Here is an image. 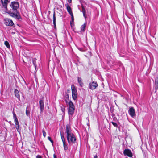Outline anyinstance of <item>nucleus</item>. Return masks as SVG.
Returning <instances> with one entry per match:
<instances>
[{"instance_id":"obj_1","label":"nucleus","mask_w":158,"mask_h":158,"mask_svg":"<svg viewBox=\"0 0 158 158\" xmlns=\"http://www.w3.org/2000/svg\"><path fill=\"white\" fill-rule=\"evenodd\" d=\"M65 134L69 145H70L76 143V137L74 134L72 133L71 127L69 124H67L66 125Z\"/></svg>"},{"instance_id":"obj_2","label":"nucleus","mask_w":158,"mask_h":158,"mask_svg":"<svg viewBox=\"0 0 158 158\" xmlns=\"http://www.w3.org/2000/svg\"><path fill=\"white\" fill-rule=\"evenodd\" d=\"M17 9L11 8L8 11V13L10 15L16 19L19 20L21 19L19 12L17 11Z\"/></svg>"},{"instance_id":"obj_3","label":"nucleus","mask_w":158,"mask_h":158,"mask_svg":"<svg viewBox=\"0 0 158 158\" xmlns=\"http://www.w3.org/2000/svg\"><path fill=\"white\" fill-rule=\"evenodd\" d=\"M72 92V96L74 100H76L77 97V92L76 89L74 85H72L71 86Z\"/></svg>"},{"instance_id":"obj_4","label":"nucleus","mask_w":158,"mask_h":158,"mask_svg":"<svg viewBox=\"0 0 158 158\" xmlns=\"http://www.w3.org/2000/svg\"><path fill=\"white\" fill-rule=\"evenodd\" d=\"M39 108L40 112V113L41 114L43 113L44 110V103L43 98L40 99L39 101Z\"/></svg>"},{"instance_id":"obj_5","label":"nucleus","mask_w":158,"mask_h":158,"mask_svg":"<svg viewBox=\"0 0 158 158\" xmlns=\"http://www.w3.org/2000/svg\"><path fill=\"white\" fill-rule=\"evenodd\" d=\"M5 24L6 25L12 26L14 25V23L12 20L8 18L4 19Z\"/></svg>"},{"instance_id":"obj_6","label":"nucleus","mask_w":158,"mask_h":158,"mask_svg":"<svg viewBox=\"0 0 158 158\" xmlns=\"http://www.w3.org/2000/svg\"><path fill=\"white\" fill-rule=\"evenodd\" d=\"M123 153L124 156H127L129 157L132 156V153L131 150L129 149H125L123 152Z\"/></svg>"},{"instance_id":"obj_7","label":"nucleus","mask_w":158,"mask_h":158,"mask_svg":"<svg viewBox=\"0 0 158 158\" xmlns=\"http://www.w3.org/2000/svg\"><path fill=\"white\" fill-rule=\"evenodd\" d=\"M128 113L133 118L136 115L135 110L133 107H131L129 108Z\"/></svg>"},{"instance_id":"obj_8","label":"nucleus","mask_w":158,"mask_h":158,"mask_svg":"<svg viewBox=\"0 0 158 158\" xmlns=\"http://www.w3.org/2000/svg\"><path fill=\"white\" fill-rule=\"evenodd\" d=\"M10 6L11 8L17 9L19 7V4L18 2L14 1L12 2L11 5H10Z\"/></svg>"},{"instance_id":"obj_9","label":"nucleus","mask_w":158,"mask_h":158,"mask_svg":"<svg viewBox=\"0 0 158 158\" xmlns=\"http://www.w3.org/2000/svg\"><path fill=\"white\" fill-rule=\"evenodd\" d=\"M75 108H68V111L69 117L71 116L72 117L73 114L74 113Z\"/></svg>"},{"instance_id":"obj_10","label":"nucleus","mask_w":158,"mask_h":158,"mask_svg":"<svg viewBox=\"0 0 158 158\" xmlns=\"http://www.w3.org/2000/svg\"><path fill=\"white\" fill-rule=\"evenodd\" d=\"M9 1H1L2 5L6 10H7V6Z\"/></svg>"},{"instance_id":"obj_11","label":"nucleus","mask_w":158,"mask_h":158,"mask_svg":"<svg viewBox=\"0 0 158 158\" xmlns=\"http://www.w3.org/2000/svg\"><path fill=\"white\" fill-rule=\"evenodd\" d=\"M98 86V84L96 82H92L89 84V88L92 89H95Z\"/></svg>"},{"instance_id":"obj_12","label":"nucleus","mask_w":158,"mask_h":158,"mask_svg":"<svg viewBox=\"0 0 158 158\" xmlns=\"http://www.w3.org/2000/svg\"><path fill=\"white\" fill-rule=\"evenodd\" d=\"M65 5L66 6L67 11L69 13L70 15H73L71 7L67 3Z\"/></svg>"},{"instance_id":"obj_13","label":"nucleus","mask_w":158,"mask_h":158,"mask_svg":"<svg viewBox=\"0 0 158 158\" xmlns=\"http://www.w3.org/2000/svg\"><path fill=\"white\" fill-rule=\"evenodd\" d=\"M155 88L156 90L158 89V76L155 80Z\"/></svg>"},{"instance_id":"obj_14","label":"nucleus","mask_w":158,"mask_h":158,"mask_svg":"<svg viewBox=\"0 0 158 158\" xmlns=\"http://www.w3.org/2000/svg\"><path fill=\"white\" fill-rule=\"evenodd\" d=\"M14 93L16 97L18 98L19 99L20 98V95L19 91L17 89H15L14 90Z\"/></svg>"},{"instance_id":"obj_15","label":"nucleus","mask_w":158,"mask_h":158,"mask_svg":"<svg viewBox=\"0 0 158 158\" xmlns=\"http://www.w3.org/2000/svg\"><path fill=\"white\" fill-rule=\"evenodd\" d=\"M15 127L16 128L17 131L19 133H20V129L19 127V122L18 121L16 122H15Z\"/></svg>"},{"instance_id":"obj_16","label":"nucleus","mask_w":158,"mask_h":158,"mask_svg":"<svg viewBox=\"0 0 158 158\" xmlns=\"http://www.w3.org/2000/svg\"><path fill=\"white\" fill-rule=\"evenodd\" d=\"M53 23L54 25L55 28L56 27V14L55 12H54L53 16Z\"/></svg>"},{"instance_id":"obj_17","label":"nucleus","mask_w":158,"mask_h":158,"mask_svg":"<svg viewBox=\"0 0 158 158\" xmlns=\"http://www.w3.org/2000/svg\"><path fill=\"white\" fill-rule=\"evenodd\" d=\"M63 143L64 149L65 151H66L68 149V144L66 141L63 142Z\"/></svg>"},{"instance_id":"obj_18","label":"nucleus","mask_w":158,"mask_h":158,"mask_svg":"<svg viewBox=\"0 0 158 158\" xmlns=\"http://www.w3.org/2000/svg\"><path fill=\"white\" fill-rule=\"evenodd\" d=\"M78 82L79 84V85L81 87H82L83 85V83L82 82V79L81 77H78Z\"/></svg>"},{"instance_id":"obj_19","label":"nucleus","mask_w":158,"mask_h":158,"mask_svg":"<svg viewBox=\"0 0 158 158\" xmlns=\"http://www.w3.org/2000/svg\"><path fill=\"white\" fill-rule=\"evenodd\" d=\"M68 104L69 105L68 108H75L73 104L71 101L69 102Z\"/></svg>"},{"instance_id":"obj_20","label":"nucleus","mask_w":158,"mask_h":158,"mask_svg":"<svg viewBox=\"0 0 158 158\" xmlns=\"http://www.w3.org/2000/svg\"><path fill=\"white\" fill-rule=\"evenodd\" d=\"M86 23H85L84 24L82 25L81 27V29L82 31L84 32L85 31V28Z\"/></svg>"},{"instance_id":"obj_21","label":"nucleus","mask_w":158,"mask_h":158,"mask_svg":"<svg viewBox=\"0 0 158 158\" xmlns=\"http://www.w3.org/2000/svg\"><path fill=\"white\" fill-rule=\"evenodd\" d=\"M13 118L14 119V122H18V119L17 117V116H16V114L14 112H13Z\"/></svg>"},{"instance_id":"obj_22","label":"nucleus","mask_w":158,"mask_h":158,"mask_svg":"<svg viewBox=\"0 0 158 158\" xmlns=\"http://www.w3.org/2000/svg\"><path fill=\"white\" fill-rule=\"evenodd\" d=\"M60 135L61 137V139L62 142H64L66 141L64 137L63 134H62L61 132L60 133Z\"/></svg>"},{"instance_id":"obj_23","label":"nucleus","mask_w":158,"mask_h":158,"mask_svg":"<svg viewBox=\"0 0 158 158\" xmlns=\"http://www.w3.org/2000/svg\"><path fill=\"white\" fill-rule=\"evenodd\" d=\"M82 12L83 14V16L85 18V19H86V17L85 16V13H86L85 10L84 9V7H83V6L82 7Z\"/></svg>"},{"instance_id":"obj_24","label":"nucleus","mask_w":158,"mask_h":158,"mask_svg":"<svg viewBox=\"0 0 158 158\" xmlns=\"http://www.w3.org/2000/svg\"><path fill=\"white\" fill-rule=\"evenodd\" d=\"M36 59L35 58H33L32 60L33 64L34 66V67H35V69H36V68L37 66L36 62Z\"/></svg>"},{"instance_id":"obj_25","label":"nucleus","mask_w":158,"mask_h":158,"mask_svg":"<svg viewBox=\"0 0 158 158\" xmlns=\"http://www.w3.org/2000/svg\"><path fill=\"white\" fill-rule=\"evenodd\" d=\"M60 107L61 111L63 112V113L64 114L65 110V106H64L63 105H62L61 106H60Z\"/></svg>"},{"instance_id":"obj_26","label":"nucleus","mask_w":158,"mask_h":158,"mask_svg":"<svg viewBox=\"0 0 158 158\" xmlns=\"http://www.w3.org/2000/svg\"><path fill=\"white\" fill-rule=\"evenodd\" d=\"M4 44L8 48H10V46L9 42L8 41H5L4 42Z\"/></svg>"},{"instance_id":"obj_27","label":"nucleus","mask_w":158,"mask_h":158,"mask_svg":"<svg viewBox=\"0 0 158 158\" xmlns=\"http://www.w3.org/2000/svg\"><path fill=\"white\" fill-rule=\"evenodd\" d=\"M71 21L70 22V24L72 26V24L74 23V19L73 15H71Z\"/></svg>"},{"instance_id":"obj_28","label":"nucleus","mask_w":158,"mask_h":158,"mask_svg":"<svg viewBox=\"0 0 158 158\" xmlns=\"http://www.w3.org/2000/svg\"><path fill=\"white\" fill-rule=\"evenodd\" d=\"M48 139L52 143V145L53 146V141L52 139L51 138L49 137L48 136Z\"/></svg>"},{"instance_id":"obj_29","label":"nucleus","mask_w":158,"mask_h":158,"mask_svg":"<svg viewBox=\"0 0 158 158\" xmlns=\"http://www.w3.org/2000/svg\"><path fill=\"white\" fill-rule=\"evenodd\" d=\"M27 107L26 110V114L27 116H29L30 114V112L27 110Z\"/></svg>"},{"instance_id":"obj_30","label":"nucleus","mask_w":158,"mask_h":158,"mask_svg":"<svg viewBox=\"0 0 158 158\" xmlns=\"http://www.w3.org/2000/svg\"><path fill=\"white\" fill-rule=\"evenodd\" d=\"M111 123L114 127H118V125L116 123L114 122H112Z\"/></svg>"},{"instance_id":"obj_31","label":"nucleus","mask_w":158,"mask_h":158,"mask_svg":"<svg viewBox=\"0 0 158 158\" xmlns=\"http://www.w3.org/2000/svg\"><path fill=\"white\" fill-rule=\"evenodd\" d=\"M42 132L43 133V135L45 137L46 136V132H45V131L44 130H42Z\"/></svg>"},{"instance_id":"obj_32","label":"nucleus","mask_w":158,"mask_h":158,"mask_svg":"<svg viewBox=\"0 0 158 158\" xmlns=\"http://www.w3.org/2000/svg\"><path fill=\"white\" fill-rule=\"evenodd\" d=\"M67 98L65 100V102H66V103H68V101H69H69H70L69 100V98L68 96V95H67Z\"/></svg>"},{"instance_id":"obj_33","label":"nucleus","mask_w":158,"mask_h":158,"mask_svg":"<svg viewBox=\"0 0 158 158\" xmlns=\"http://www.w3.org/2000/svg\"><path fill=\"white\" fill-rule=\"evenodd\" d=\"M53 157L54 158H57L56 155H55V154H54L53 155Z\"/></svg>"},{"instance_id":"obj_34","label":"nucleus","mask_w":158,"mask_h":158,"mask_svg":"<svg viewBox=\"0 0 158 158\" xmlns=\"http://www.w3.org/2000/svg\"><path fill=\"white\" fill-rule=\"evenodd\" d=\"M94 158H98V157L97 155H95L94 156Z\"/></svg>"},{"instance_id":"obj_35","label":"nucleus","mask_w":158,"mask_h":158,"mask_svg":"<svg viewBox=\"0 0 158 158\" xmlns=\"http://www.w3.org/2000/svg\"><path fill=\"white\" fill-rule=\"evenodd\" d=\"M69 3H70L72 1H68Z\"/></svg>"},{"instance_id":"obj_36","label":"nucleus","mask_w":158,"mask_h":158,"mask_svg":"<svg viewBox=\"0 0 158 158\" xmlns=\"http://www.w3.org/2000/svg\"><path fill=\"white\" fill-rule=\"evenodd\" d=\"M88 121H89V120H88ZM87 125L89 126V123L87 124Z\"/></svg>"},{"instance_id":"obj_37","label":"nucleus","mask_w":158,"mask_h":158,"mask_svg":"<svg viewBox=\"0 0 158 158\" xmlns=\"http://www.w3.org/2000/svg\"><path fill=\"white\" fill-rule=\"evenodd\" d=\"M25 84L26 85H27L26 83V82H25Z\"/></svg>"}]
</instances>
